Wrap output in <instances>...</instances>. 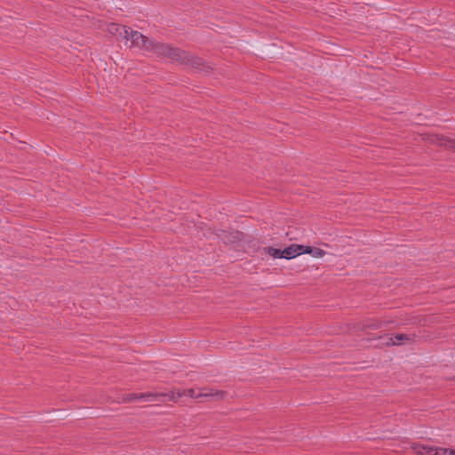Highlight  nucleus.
Here are the masks:
<instances>
[{
  "label": "nucleus",
  "mask_w": 455,
  "mask_h": 455,
  "mask_svg": "<svg viewBox=\"0 0 455 455\" xmlns=\"http://www.w3.org/2000/svg\"><path fill=\"white\" fill-rule=\"evenodd\" d=\"M413 449L418 454L420 455H433L435 452V446L416 444Z\"/></svg>",
  "instance_id": "9d476101"
},
{
  "label": "nucleus",
  "mask_w": 455,
  "mask_h": 455,
  "mask_svg": "<svg viewBox=\"0 0 455 455\" xmlns=\"http://www.w3.org/2000/svg\"><path fill=\"white\" fill-rule=\"evenodd\" d=\"M132 46L145 50L157 57L167 58L176 61L179 54H182V50L177 47H172L167 44L150 39L141 33L132 35Z\"/></svg>",
  "instance_id": "f257e3e1"
},
{
  "label": "nucleus",
  "mask_w": 455,
  "mask_h": 455,
  "mask_svg": "<svg viewBox=\"0 0 455 455\" xmlns=\"http://www.w3.org/2000/svg\"><path fill=\"white\" fill-rule=\"evenodd\" d=\"M260 244H261V242L259 240L251 239L248 242L247 246H248V249L252 250L253 252H258L262 250Z\"/></svg>",
  "instance_id": "f8f14e48"
},
{
  "label": "nucleus",
  "mask_w": 455,
  "mask_h": 455,
  "mask_svg": "<svg viewBox=\"0 0 455 455\" xmlns=\"http://www.w3.org/2000/svg\"><path fill=\"white\" fill-rule=\"evenodd\" d=\"M455 454L454 449L442 448L435 446V452L433 455H452Z\"/></svg>",
  "instance_id": "ddd939ff"
},
{
  "label": "nucleus",
  "mask_w": 455,
  "mask_h": 455,
  "mask_svg": "<svg viewBox=\"0 0 455 455\" xmlns=\"http://www.w3.org/2000/svg\"><path fill=\"white\" fill-rule=\"evenodd\" d=\"M166 396H169L170 400H174L173 395H170L163 394V393H151V392L141 393V394H136V393L124 394L122 395L121 400L124 403H132V402H135L138 400L149 401V402H151V401L159 402V401H162L160 398L166 397Z\"/></svg>",
  "instance_id": "7ed1b4c3"
},
{
  "label": "nucleus",
  "mask_w": 455,
  "mask_h": 455,
  "mask_svg": "<svg viewBox=\"0 0 455 455\" xmlns=\"http://www.w3.org/2000/svg\"><path fill=\"white\" fill-rule=\"evenodd\" d=\"M443 140H444V139H443V138H440V137H438V136H435V140H434V139L432 140V141L436 142V143H438V144H440V145H443Z\"/></svg>",
  "instance_id": "dca6fc26"
},
{
  "label": "nucleus",
  "mask_w": 455,
  "mask_h": 455,
  "mask_svg": "<svg viewBox=\"0 0 455 455\" xmlns=\"http://www.w3.org/2000/svg\"><path fill=\"white\" fill-rule=\"evenodd\" d=\"M381 339L384 338L386 339L385 345L387 347L390 346H398L403 344H411L415 341L416 335L415 334H404V333H398L395 334L394 337H388L387 335L384 337H380Z\"/></svg>",
  "instance_id": "39448f33"
},
{
  "label": "nucleus",
  "mask_w": 455,
  "mask_h": 455,
  "mask_svg": "<svg viewBox=\"0 0 455 455\" xmlns=\"http://www.w3.org/2000/svg\"><path fill=\"white\" fill-rule=\"evenodd\" d=\"M180 57L177 59V62L187 65L190 68H195L198 72L210 73L212 70V67L205 61L204 59L192 55L182 50V54H179Z\"/></svg>",
  "instance_id": "f03ea898"
},
{
  "label": "nucleus",
  "mask_w": 455,
  "mask_h": 455,
  "mask_svg": "<svg viewBox=\"0 0 455 455\" xmlns=\"http://www.w3.org/2000/svg\"><path fill=\"white\" fill-rule=\"evenodd\" d=\"M109 32L113 35L119 36L126 40H131L132 43V35L134 33H140L139 31L132 30L131 28L124 25L111 24L109 27Z\"/></svg>",
  "instance_id": "423d86ee"
},
{
  "label": "nucleus",
  "mask_w": 455,
  "mask_h": 455,
  "mask_svg": "<svg viewBox=\"0 0 455 455\" xmlns=\"http://www.w3.org/2000/svg\"><path fill=\"white\" fill-rule=\"evenodd\" d=\"M302 250L300 244H291L286 247L284 250H282L283 258L290 259H293L299 255V251Z\"/></svg>",
  "instance_id": "1a4fd4ad"
},
{
  "label": "nucleus",
  "mask_w": 455,
  "mask_h": 455,
  "mask_svg": "<svg viewBox=\"0 0 455 455\" xmlns=\"http://www.w3.org/2000/svg\"><path fill=\"white\" fill-rule=\"evenodd\" d=\"M243 233L239 231H227L223 229L216 230V235L224 243H233L236 241H240L242 239Z\"/></svg>",
  "instance_id": "6e6552de"
},
{
  "label": "nucleus",
  "mask_w": 455,
  "mask_h": 455,
  "mask_svg": "<svg viewBox=\"0 0 455 455\" xmlns=\"http://www.w3.org/2000/svg\"><path fill=\"white\" fill-rule=\"evenodd\" d=\"M301 247H302V250L299 251V255L303 254V253L311 254L310 249L313 248L312 246L301 245Z\"/></svg>",
  "instance_id": "2eb2a0df"
},
{
  "label": "nucleus",
  "mask_w": 455,
  "mask_h": 455,
  "mask_svg": "<svg viewBox=\"0 0 455 455\" xmlns=\"http://www.w3.org/2000/svg\"><path fill=\"white\" fill-rule=\"evenodd\" d=\"M311 254L315 258H322L325 255V251L320 248L313 247L310 249Z\"/></svg>",
  "instance_id": "4468645a"
},
{
  "label": "nucleus",
  "mask_w": 455,
  "mask_h": 455,
  "mask_svg": "<svg viewBox=\"0 0 455 455\" xmlns=\"http://www.w3.org/2000/svg\"><path fill=\"white\" fill-rule=\"evenodd\" d=\"M187 395L192 398L199 399V398H214L216 400H222L227 395V392L217 389H208L204 391H196L193 388L188 389Z\"/></svg>",
  "instance_id": "20e7f679"
},
{
  "label": "nucleus",
  "mask_w": 455,
  "mask_h": 455,
  "mask_svg": "<svg viewBox=\"0 0 455 455\" xmlns=\"http://www.w3.org/2000/svg\"><path fill=\"white\" fill-rule=\"evenodd\" d=\"M388 322L381 321L378 319H368L363 322L358 323L355 328L357 331H365L367 329L370 330H377L382 327H386Z\"/></svg>",
  "instance_id": "0eeeda50"
},
{
  "label": "nucleus",
  "mask_w": 455,
  "mask_h": 455,
  "mask_svg": "<svg viewBox=\"0 0 455 455\" xmlns=\"http://www.w3.org/2000/svg\"><path fill=\"white\" fill-rule=\"evenodd\" d=\"M262 251L265 254H268L275 259H282L283 258V252H282L281 249H275V248L269 246V247H263Z\"/></svg>",
  "instance_id": "9b49d317"
}]
</instances>
